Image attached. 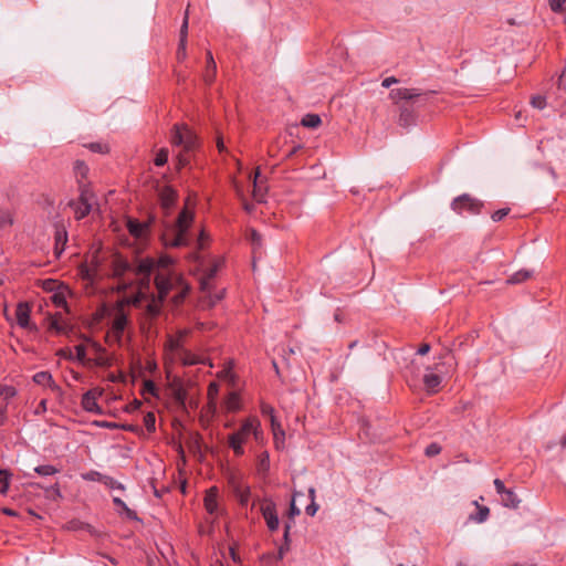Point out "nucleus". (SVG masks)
<instances>
[{
    "label": "nucleus",
    "instance_id": "4",
    "mask_svg": "<svg viewBox=\"0 0 566 566\" xmlns=\"http://www.w3.org/2000/svg\"><path fill=\"white\" fill-rule=\"evenodd\" d=\"M482 208L483 202L469 193L458 196L451 202V209L458 214H462L463 212L479 214Z\"/></svg>",
    "mask_w": 566,
    "mask_h": 566
},
{
    "label": "nucleus",
    "instance_id": "62",
    "mask_svg": "<svg viewBox=\"0 0 566 566\" xmlns=\"http://www.w3.org/2000/svg\"><path fill=\"white\" fill-rule=\"evenodd\" d=\"M493 483H494V488H495V490H496L499 495L503 494V492L506 491V488H505L504 482L502 480L495 479Z\"/></svg>",
    "mask_w": 566,
    "mask_h": 566
},
{
    "label": "nucleus",
    "instance_id": "52",
    "mask_svg": "<svg viewBox=\"0 0 566 566\" xmlns=\"http://www.w3.org/2000/svg\"><path fill=\"white\" fill-rule=\"evenodd\" d=\"M510 212L509 208L499 209L492 213L491 218L494 222H499L504 219Z\"/></svg>",
    "mask_w": 566,
    "mask_h": 566
},
{
    "label": "nucleus",
    "instance_id": "53",
    "mask_svg": "<svg viewBox=\"0 0 566 566\" xmlns=\"http://www.w3.org/2000/svg\"><path fill=\"white\" fill-rule=\"evenodd\" d=\"M186 48H187V43H182V42L178 43L176 56L179 62H182L187 56Z\"/></svg>",
    "mask_w": 566,
    "mask_h": 566
},
{
    "label": "nucleus",
    "instance_id": "10",
    "mask_svg": "<svg viewBox=\"0 0 566 566\" xmlns=\"http://www.w3.org/2000/svg\"><path fill=\"white\" fill-rule=\"evenodd\" d=\"M158 197L161 209L168 214L177 201V191L170 186H164L158 189Z\"/></svg>",
    "mask_w": 566,
    "mask_h": 566
},
{
    "label": "nucleus",
    "instance_id": "11",
    "mask_svg": "<svg viewBox=\"0 0 566 566\" xmlns=\"http://www.w3.org/2000/svg\"><path fill=\"white\" fill-rule=\"evenodd\" d=\"M31 310L27 303H19L15 310L17 323L21 328L36 331V326L30 323Z\"/></svg>",
    "mask_w": 566,
    "mask_h": 566
},
{
    "label": "nucleus",
    "instance_id": "14",
    "mask_svg": "<svg viewBox=\"0 0 566 566\" xmlns=\"http://www.w3.org/2000/svg\"><path fill=\"white\" fill-rule=\"evenodd\" d=\"M88 171H90V168L85 164V161L80 160V159L75 160V163L73 165V172H74V176L78 184V187H81V185H88L86 182Z\"/></svg>",
    "mask_w": 566,
    "mask_h": 566
},
{
    "label": "nucleus",
    "instance_id": "18",
    "mask_svg": "<svg viewBox=\"0 0 566 566\" xmlns=\"http://www.w3.org/2000/svg\"><path fill=\"white\" fill-rule=\"evenodd\" d=\"M501 496V503L509 509H517L521 500L512 489H506Z\"/></svg>",
    "mask_w": 566,
    "mask_h": 566
},
{
    "label": "nucleus",
    "instance_id": "9",
    "mask_svg": "<svg viewBox=\"0 0 566 566\" xmlns=\"http://www.w3.org/2000/svg\"><path fill=\"white\" fill-rule=\"evenodd\" d=\"M424 96V93H422L419 88H394L389 92V98L395 103L399 104L401 101H416L417 98H420Z\"/></svg>",
    "mask_w": 566,
    "mask_h": 566
},
{
    "label": "nucleus",
    "instance_id": "34",
    "mask_svg": "<svg viewBox=\"0 0 566 566\" xmlns=\"http://www.w3.org/2000/svg\"><path fill=\"white\" fill-rule=\"evenodd\" d=\"M188 25H189V6L186 9L182 24L180 27L179 31V42L187 43V36H188Z\"/></svg>",
    "mask_w": 566,
    "mask_h": 566
},
{
    "label": "nucleus",
    "instance_id": "31",
    "mask_svg": "<svg viewBox=\"0 0 566 566\" xmlns=\"http://www.w3.org/2000/svg\"><path fill=\"white\" fill-rule=\"evenodd\" d=\"M84 147L88 148L91 151L96 154H108L111 148L107 143L103 142H94L85 144Z\"/></svg>",
    "mask_w": 566,
    "mask_h": 566
},
{
    "label": "nucleus",
    "instance_id": "58",
    "mask_svg": "<svg viewBox=\"0 0 566 566\" xmlns=\"http://www.w3.org/2000/svg\"><path fill=\"white\" fill-rule=\"evenodd\" d=\"M75 352H76V358L80 360V361H83L86 357V348L84 345L80 344V345H76L75 346Z\"/></svg>",
    "mask_w": 566,
    "mask_h": 566
},
{
    "label": "nucleus",
    "instance_id": "59",
    "mask_svg": "<svg viewBox=\"0 0 566 566\" xmlns=\"http://www.w3.org/2000/svg\"><path fill=\"white\" fill-rule=\"evenodd\" d=\"M46 493L49 494V496L53 495L55 497H61L62 494H61V491H60V486L57 483H55L54 485H51L50 488L46 489Z\"/></svg>",
    "mask_w": 566,
    "mask_h": 566
},
{
    "label": "nucleus",
    "instance_id": "57",
    "mask_svg": "<svg viewBox=\"0 0 566 566\" xmlns=\"http://www.w3.org/2000/svg\"><path fill=\"white\" fill-rule=\"evenodd\" d=\"M52 301L57 307H66V300L61 294H54Z\"/></svg>",
    "mask_w": 566,
    "mask_h": 566
},
{
    "label": "nucleus",
    "instance_id": "22",
    "mask_svg": "<svg viewBox=\"0 0 566 566\" xmlns=\"http://www.w3.org/2000/svg\"><path fill=\"white\" fill-rule=\"evenodd\" d=\"M533 272L531 270L522 269L513 273L507 280L506 284L514 285L520 284L531 279Z\"/></svg>",
    "mask_w": 566,
    "mask_h": 566
},
{
    "label": "nucleus",
    "instance_id": "23",
    "mask_svg": "<svg viewBox=\"0 0 566 566\" xmlns=\"http://www.w3.org/2000/svg\"><path fill=\"white\" fill-rule=\"evenodd\" d=\"M14 223V212L8 208H0V230L10 228Z\"/></svg>",
    "mask_w": 566,
    "mask_h": 566
},
{
    "label": "nucleus",
    "instance_id": "56",
    "mask_svg": "<svg viewBox=\"0 0 566 566\" xmlns=\"http://www.w3.org/2000/svg\"><path fill=\"white\" fill-rule=\"evenodd\" d=\"M300 514H301V510L295 505V502L293 500L291 502V505H290V509H289V512H287V517L290 520H294V517L300 515Z\"/></svg>",
    "mask_w": 566,
    "mask_h": 566
},
{
    "label": "nucleus",
    "instance_id": "12",
    "mask_svg": "<svg viewBox=\"0 0 566 566\" xmlns=\"http://www.w3.org/2000/svg\"><path fill=\"white\" fill-rule=\"evenodd\" d=\"M230 483L232 485L233 494L237 497L239 504L241 506H247L249 504L251 495L250 486L235 481L234 478L231 479Z\"/></svg>",
    "mask_w": 566,
    "mask_h": 566
},
{
    "label": "nucleus",
    "instance_id": "41",
    "mask_svg": "<svg viewBox=\"0 0 566 566\" xmlns=\"http://www.w3.org/2000/svg\"><path fill=\"white\" fill-rule=\"evenodd\" d=\"M490 514V509L488 506H479L478 505V513L473 516H471L472 520H474L478 523H483L486 521Z\"/></svg>",
    "mask_w": 566,
    "mask_h": 566
},
{
    "label": "nucleus",
    "instance_id": "40",
    "mask_svg": "<svg viewBox=\"0 0 566 566\" xmlns=\"http://www.w3.org/2000/svg\"><path fill=\"white\" fill-rule=\"evenodd\" d=\"M218 269H219L218 264H214L211 268H209V270L207 271L205 277L201 280V289L203 291H206L208 289V283L210 280H212L216 276Z\"/></svg>",
    "mask_w": 566,
    "mask_h": 566
},
{
    "label": "nucleus",
    "instance_id": "49",
    "mask_svg": "<svg viewBox=\"0 0 566 566\" xmlns=\"http://www.w3.org/2000/svg\"><path fill=\"white\" fill-rule=\"evenodd\" d=\"M566 0H549V8L553 12H562L565 10Z\"/></svg>",
    "mask_w": 566,
    "mask_h": 566
},
{
    "label": "nucleus",
    "instance_id": "28",
    "mask_svg": "<svg viewBox=\"0 0 566 566\" xmlns=\"http://www.w3.org/2000/svg\"><path fill=\"white\" fill-rule=\"evenodd\" d=\"M113 503L118 510H120V513L126 515L127 518L137 520L136 512L130 510L122 499L114 497Z\"/></svg>",
    "mask_w": 566,
    "mask_h": 566
},
{
    "label": "nucleus",
    "instance_id": "19",
    "mask_svg": "<svg viewBox=\"0 0 566 566\" xmlns=\"http://www.w3.org/2000/svg\"><path fill=\"white\" fill-rule=\"evenodd\" d=\"M217 495H218V490L214 486V488H211L205 496V507H206L207 512L210 514L216 513V511L218 509Z\"/></svg>",
    "mask_w": 566,
    "mask_h": 566
},
{
    "label": "nucleus",
    "instance_id": "3",
    "mask_svg": "<svg viewBox=\"0 0 566 566\" xmlns=\"http://www.w3.org/2000/svg\"><path fill=\"white\" fill-rule=\"evenodd\" d=\"M80 196L77 201H70L69 206L74 210L75 219L82 220L92 211V205L95 199L94 192L90 185H81L78 187Z\"/></svg>",
    "mask_w": 566,
    "mask_h": 566
},
{
    "label": "nucleus",
    "instance_id": "64",
    "mask_svg": "<svg viewBox=\"0 0 566 566\" xmlns=\"http://www.w3.org/2000/svg\"><path fill=\"white\" fill-rule=\"evenodd\" d=\"M397 83H399L398 78H396L395 76H389V77H386V78L382 80L381 86L388 88L392 84H397Z\"/></svg>",
    "mask_w": 566,
    "mask_h": 566
},
{
    "label": "nucleus",
    "instance_id": "32",
    "mask_svg": "<svg viewBox=\"0 0 566 566\" xmlns=\"http://www.w3.org/2000/svg\"><path fill=\"white\" fill-rule=\"evenodd\" d=\"M67 528L71 531H87L91 534H95L94 527L90 524L81 522L78 520H73L67 523Z\"/></svg>",
    "mask_w": 566,
    "mask_h": 566
},
{
    "label": "nucleus",
    "instance_id": "63",
    "mask_svg": "<svg viewBox=\"0 0 566 566\" xmlns=\"http://www.w3.org/2000/svg\"><path fill=\"white\" fill-rule=\"evenodd\" d=\"M290 551V546L289 545H284L282 544L279 549H277V555H276V559L277 560H282L285 556V554Z\"/></svg>",
    "mask_w": 566,
    "mask_h": 566
},
{
    "label": "nucleus",
    "instance_id": "38",
    "mask_svg": "<svg viewBox=\"0 0 566 566\" xmlns=\"http://www.w3.org/2000/svg\"><path fill=\"white\" fill-rule=\"evenodd\" d=\"M163 303L164 302H160L158 297L157 300L153 298V301L147 305V313L153 317L158 316L161 312Z\"/></svg>",
    "mask_w": 566,
    "mask_h": 566
},
{
    "label": "nucleus",
    "instance_id": "20",
    "mask_svg": "<svg viewBox=\"0 0 566 566\" xmlns=\"http://www.w3.org/2000/svg\"><path fill=\"white\" fill-rule=\"evenodd\" d=\"M81 405H82L83 409L87 412L96 413V415L102 413V408L97 405L96 399H94L93 397H91L86 394H84L82 396Z\"/></svg>",
    "mask_w": 566,
    "mask_h": 566
},
{
    "label": "nucleus",
    "instance_id": "46",
    "mask_svg": "<svg viewBox=\"0 0 566 566\" xmlns=\"http://www.w3.org/2000/svg\"><path fill=\"white\" fill-rule=\"evenodd\" d=\"M143 394H149L154 397L158 396V389L153 380L147 379L144 381Z\"/></svg>",
    "mask_w": 566,
    "mask_h": 566
},
{
    "label": "nucleus",
    "instance_id": "25",
    "mask_svg": "<svg viewBox=\"0 0 566 566\" xmlns=\"http://www.w3.org/2000/svg\"><path fill=\"white\" fill-rule=\"evenodd\" d=\"M423 384L427 390L434 392L441 384V377L433 373L426 374L423 376Z\"/></svg>",
    "mask_w": 566,
    "mask_h": 566
},
{
    "label": "nucleus",
    "instance_id": "45",
    "mask_svg": "<svg viewBox=\"0 0 566 566\" xmlns=\"http://www.w3.org/2000/svg\"><path fill=\"white\" fill-rule=\"evenodd\" d=\"M144 424L148 432H153L156 429V418L153 412H148L144 417Z\"/></svg>",
    "mask_w": 566,
    "mask_h": 566
},
{
    "label": "nucleus",
    "instance_id": "50",
    "mask_svg": "<svg viewBox=\"0 0 566 566\" xmlns=\"http://www.w3.org/2000/svg\"><path fill=\"white\" fill-rule=\"evenodd\" d=\"M104 476H105L104 474H102L97 471H90L83 475V479L87 480V481H97V482L102 483Z\"/></svg>",
    "mask_w": 566,
    "mask_h": 566
},
{
    "label": "nucleus",
    "instance_id": "1",
    "mask_svg": "<svg viewBox=\"0 0 566 566\" xmlns=\"http://www.w3.org/2000/svg\"><path fill=\"white\" fill-rule=\"evenodd\" d=\"M193 221V212L187 208L182 209L175 224L168 228L161 235L163 243L166 248H179L190 244L188 230Z\"/></svg>",
    "mask_w": 566,
    "mask_h": 566
},
{
    "label": "nucleus",
    "instance_id": "27",
    "mask_svg": "<svg viewBox=\"0 0 566 566\" xmlns=\"http://www.w3.org/2000/svg\"><path fill=\"white\" fill-rule=\"evenodd\" d=\"M258 473L265 475L270 470V455L266 451L262 452L258 457Z\"/></svg>",
    "mask_w": 566,
    "mask_h": 566
},
{
    "label": "nucleus",
    "instance_id": "42",
    "mask_svg": "<svg viewBox=\"0 0 566 566\" xmlns=\"http://www.w3.org/2000/svg\"><path fill=\"white\" fill-rule=\"evenodd\" d=\"M102 483L113 490H115V489L120 490V491L125 490V486L120 482L116 481L114 478L108 476V475L104 476Z\"/></svg>",
    "mask_w": 566,
    "mask_h": 566
},
{
    "label": "nucleus",
    "instance_id": "7",
    "mask_svg": "<svg viewBox=\"0 0 566 566\" xmlns=\"http://www.w3.org/2000/svg\"><path fill=\"white\" fill-rule=\"evenodd\" d=\"M261 513L265 520L266 526L271 532L279 530L280 521L276 513L275 503L270 499H264L261 505Z\"/></svg>",
    "mask_w": 566,
    "mask_h": 566
},
{
    "label": "nucleus",
    "instance_id": "43",
    "mask_svg": "<svg viewBox=\"0 0 566 566\" xmlns=\"http://www.w3.org/2000/svg\"><path fill=\"white\" fill-rule=\"evenodd\" d=\"M249 240L253 245V249H260L262 245V235L254 229H251L249 232Z\"/></svg>",
    "mask_w": 566,
    "mask_h": 566
},
{
    "label": "nucleus",
    "instance_id": "36",
    "mask_svg": "<svg viewBox=\"0 0 566 566\" xmlns=\"http://www.w3.org/2000/svg\"><path fill=\"white\" fill-rule=\"evenodd\" d=\"M261 411L263 415L265 416H270V420H271V427H272V431H273V434L275 438H277V433H276V417L274 415V409L273 407L269 406V405H263L262 408H261Z\"/></svg>",
    "mask_w": 566,
    "mask_h": 566
},
{
    "label": "nucleus",
    "instance_id": "29",
    "mask_svg": "<svg viewBox=\"0 0 566 566\" xmlns=\"http://www.w3.org/2000/svg\"><path fill=\"white\" fill-rule=\"evenodd\" d=\"M12 474L8 469H0V494L6 495L9 490Z\"/></svg>",
    "mask_w": 566,
    "mask_h": 566
},
{
    "label": "nucleus",
    "instance_id": "60",
    "mask_svg": "<svg viewBox=\"0 0 566 566\" xmlns=\"http://www.w3.org/2000/svg\"><path fill=\"white\" fill-rule=\"evenodd\" d=\"M55 239H56V244H59L60 242H62L63 244L66 243V240H67V233L66 231L63 229V230H57L56 231V235H55Z\"/></svg>",
    "mask_w": 566,
    "mask_h": 566
},
{
    "label": "nucleus",
    "instance_id": "16",
    "mask_svg": "<svg viewBox=\"0 0 566 566\" xmlns=\"http://www.w3.org/2000/svg\"><path fill=\"white\" fill-rule=\"evenodd\" d=\"M133 271V266L123 258H116L113 263V274L117 279H122L127 272Z\"/></svg>",
    "mask_w": 566,
    "mask_h": 566
},
{
    "label": "nucleus",
    "instance_id": "15",
    "mask_svg": "<svg viewBox=\"0 0 566 566\" xmlns=\"http://www.w3.org/2000/svg\"><path fill=\"white\" fill-rule=\"evenodd\" d=\"M148 228H149L148 223L140 222L136 219H128V221H127V229H128L129 233L137 239L143 238L145 235L146 231L148 230Z\"/></svg>",
    "mask_w": 566,
    "mask_h": 566
},
{
    "label": "nucleus",
    "instance_id": "47",
    "mask_svg": "<svg viewBox=\"0 0 566 566\" xmlns=\"http://www.w3.org/2000/svg\"><path fill=\"white\" fill-rule=\"evenodd\" d=\"M531 104L534 108L544 109L547 105L546 97L543 95H535L531 98Z\"/></svg>",
    "mask_w": 566,
    "mask_h": 566
},
{
    "label": "nucleus",
    "instance_id": "26",
    "mask_svg": "<svg viewBox=\"0 0 566 566\" xmlns=\"http://www.w3.org/2000/svg\"><path fill=\"white\" fill-rule=\"evenodd\" d=\"M185 132H186V126H179V125L174 126V129L171 132V138H170V142L174 146H178V147L182 148Z\"/></svg>",
    "mask_w": 566,
    "mask_h": 566
},
{
    "label": "nucleus",
    "instance_id": "35",
    "mask_svg": "<svg viewBox=\"0 0 566 566\" xmlns=\"http://www.w3.org/2000/svg\"><path fill=\"white\" fill-rule=\"evenodd\" d=\"M34 472L42 476H49V475H54V474L59 473L60 470L56 469L54 465L43 464V465H38L36 468H34Z\"/></svg>",
    "mask_w": 566,
    "mask_h": 566
},
{
    "label": "nucleus",
    "instance_id": "21",
    "mask_svg": "<svg viewBox=\"0 0 566 566\" xmlns=\"http://www.w3.org/2000/svg\"><path fill=\"white\" fill-rule=\"evenodd\" d=\"M33 381L38 385L49 386L52 389L59 388V386L55 385L52 375L49 371H38L33 376Z\"/></svg>",
    "mask_w": 566,
    "mask_h": 566
},
{
    "label": "nucleus",
    "instance_id": "30",
    "mask_svg": "<svg viewBox=\"0 0 566 566\" xmlns=\"http://www.w3.org/2000/svg\"><path fill=\"white\" fill-rule=\"evenodd\" d=\"M322 119L317 114H306L303 116L301 124L307 128H316L321 125Z\"/></svg>",
    "mask_w": 566,
    "mask_h": 566
},
{
    "label": "nucleus",
    "instance_id": "37",
    "mask_svg": "<svg viewBox=\"0 0 566 566\" xmlns=\"http://www.w3.org/2000/svg\"><path fill=\"white\" fill-rule=\"evenodd\" d=\"M259 177H260V169L258 168L255 170V175L253 178V196L258 201H262L263 192H262V186L259 182Z\"/></svg>",
    "mask_w": 566,
    "mask_h": 566
},
{
    "label": "nucleus",
    "instance_id": "51",
    "mask_svg": "<svg viewBox=\"0 0 566 566\" xmlns=\"http://www.w3.org/2000/svg\"><path fill=\"white\" fill-rule=\"evenodd\" d=\"M190 291V287L188 285H185L184 289L174 296L172 301L176 305H179L184 302L186 295Z\"/></svg>",
    "mask_w": 566,
    "mask_h": 566
},
{
    "label": "nucleus",
    "instance_id": "54",
    "mask_svg": "<svg viewBox=\"0 0 566 566\" xmlns=\"http://www.w3.org/2000/svg\"><path fill=\"white\" fill-rule=\"evenodd\" d=\"M50 327L52 329H54L56 333H59V334L66 333V324L65 323H60L57 319H53L51 322Z\"/></svg>",
    "mask_w": 566,
    "mask_h": 566
},
{
    "label": "nucleus",
    "instance_id": "24",
    "mask_svg": "<svg viewBox=\"0 0 566 566\" xmlns=\"http://www.w3.org/2000/svg\"><path fill=\"white\" fill-rule=\"evenodd\" d=\"M126 325H127L126 315L123 313H119L115 316V318L113 321L112 329L118 337H120L126 328Z\"/></svg>",
    "mask_w": 566,
    "mask_h": 566
},
{
    "label": "nucleus",
    "instance_id": "13",
    "mask_svg": "<svg viewBox=\"0 0 566 566\" xmlns=\"http://www.w3.org/2000/svg\"><path fill=\"white\" fill-rule=\"evenodd\" d=\"M417 122V115L415 111L406 105L399 106V117H398V125L403 128H409L413 125H416Z\"/></svg>",
    "mask_w": 566,
    "mask_h": 566
},
{
    "label": "nucleus",
    "instance_id": "6",
    "mask_svg": "<svg viewBox=\"0 0 566 566\" xmlns=\"http://www.w3.org/2000/svg\"><path fill=\"white\" fill-rule=\"evenodd\" d=\"M198 147V137L196 134L186 126L185 138L182 144V150L178 154V166L179 168L188 165L190 160L189 154Z\"/></svg>",
    "mask_w": 566,
    "mask_h": 566
},
{
    "label": "nucleus",
    "instance_id": "39",
    "mask_svg": "<svg viewBox=\"0 0 566 566\" xmlns=\"http://www.w3.org/2000/svg\"><path fill=\"white\" fill-rule=\"evenodd\" d=\"M101 426L104 428H109V429H123V430L130 431V432L137 431V427L134 424H126V423L119 424V423H115V422H102Z\"/></svg>",
    "mask_w": 566,
    "mask_h": 566
},
{
    "label": "nucleus",
    "instance_id": "5",
    "mask_svg": "<svg viewBox=\"0 0 566 566\" xmlns=\"http://www.w3.org/2000/svg\"><path fill=\"white\" fill-rule=\"evenodd\" d=\"M184 285L181 276H168L163 273H157L155 277V286L158 291V298L160 302H165L168 294L176 287V285Z\"/></svg>",
    "mask_w": 566,
    "mask_h": 566
},
{
    "label": "nucleus",
    "instance_id": "17",
    "mask_svg": "<svg viewBox=\"0 0 566 566\" xmlns=\"http://www.w3.org/2000/svg\"><path fill=\"white\" fill-rule=\"evenodd\" d=\"M217 73V65L213 60L212 53L210 51L207 52V65L206 71L203 73V81L210 85L214 81Z\"/></svg>",
    "mask_w": 566,
    "mask_h": 566
},
{
    "label": "nucleus",
    "instance_id": "55",
    "mask_svg": "<svg viewBox=\"0 0 566 566\" xmlns=\"http://www.w3.org/2000/svg\"><path fill=\"white\" fill-rule=\"evenodd\" d=\"M172 263V259L168 255H165V256H160L157 261H156V268H168L170 264Z\"/></svg>",
    "mask_w": 566,
    "mask_h": 566
},
{
    "label": "nucleus",
    "instance_id": "2",
    "mask_svg": "<svg viewBox=\"0 0 566 566\" xmlns=\"http://www.w3.org/2000/svg\"><path fill=\"white\" fill-rule=\"evenodd\" d=\"M253 434L254 439L259 441L262 438V430L260 429V421L256 418H247L240 429L228 437V444L233 450L237 457L244 454L243 444L249 437Z\"/></svg>",
    "mask_w": 566,
    "mask_h": 566
},
{
    "label": "nucleus",
    "instance_id": "8",
    "mask_svg": "<svg viewBox=\"0 0 566 566\" xmlns=\"http://www.w3.org/2000/svg\"><path fill=\"white\" fill-rule=\"evenodd\" d=\"M156 269V260L153 258L139 259L137 265L133 269L136 275L142 276L140 284L148 286L150 282V275Z\"/></svg>",
    "mask_w": 566,
    "mask_h": 566
},
{
    "label": "nucleus",
    "instance_id": "33",
    "mask_svg": "<svg viewBox=\"0 0 566 566\" xmlns=\"http://www.w3.org/2000/svg\"><path fill=\"white\" fill-rule=\"evenodd\" d=\"M226 407L229 411H237L240 409V397L237 392L232 391L228 395Z\"/></svg>",
    "mask_w": 566,
    "mask_h": 566
},
{
    "label": "nucleus",
    "instance_id": "48",
    "mask_svg": "<svg viewBox=\"0 0 566 566\" xmlns=\"http://www.w3.org/2000/svg\"><path fill=\"white\" fill-rule=\"evenodd\" d=\"M440 452H441V446L437 442H432V443L428 444L427 448L424 449V454L430 458L438 455Z\"/></svg>",
    "mask_w": 566,
    "mask_h": 566
},
{
    "label": "nucleus",
    "instance_id": "61",
    "mask_svg": "<svg viewBox=\"0 0 566 566\" xmlns=\"http://www.w3.org/2000/svg\"><path fill=\"white\" fill-rule=\"evenodd\" d=\"M103 392H104L103 388L95 387V388L86 391L85 394L97 400V398L101 397L103 395Z\"/></svg>",
    "mask_w": 566,
    "mask_h": 566
},
{
    "label": "nucleus",
    "instance_id": "44",
    "mask_svg": "<svg viewBox=\"0 0 566 566\" xmlns=\"http://www.w3.org/2000/svg\"><path fill=\"white\" fill-rule=\"evenodd\" d=\"M168 161V150L166 148H161L156 157H155V165L158 166V167H161L164 165H166Z\"/></svg>",
    "mask_w": 566,
    "mask_h": 566
}]
</instances>
